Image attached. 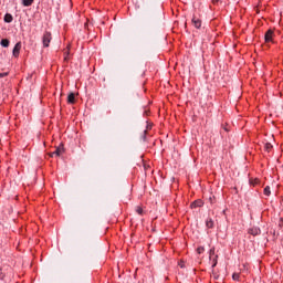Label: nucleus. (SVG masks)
I'll return each mask as SVG.
<instances>
[{
  "instance_id": "obj_1",
  "label": "nucleus",
  "mask_w": 283,
  "mask_h": 283,
  "mask_svg": "<svg viewBox=\"0 0 283 283\" xmlns=\"http://www.w3.org/2000/svg\"><path fill=\"white\" fill-rule=\"evenodd\" d=\"M51 41H52V33L45 31L42 38V43L44 48H50Z\"/></svg>"
},
{
  "instance_id": "obj_2",
  "label": "nucleus",
  "mask_w": 283,
  "mask_h": 283,
  "mask_svg": "<svg viewBox=\"0 0 283 283\" xmlns=\"http://www.w3.org/2000/svg\"><path fill=\"white\" fill-rule=\"evenodd\" d=\"M273 36H275L273 30H268L264 35L265 43H273Z\"/></svg>"
},
{
  "instance_id": "obj_3",
  "label": "nucleus",
  "mask_w": 283,
  "mask_h": 283,
  "mask_svg": "<svg viewBox=\"0 0 283 283\" xmlns=\"http://www.w3.org/2000/svg\"><path fill=\"white\" fill-rule=\"evenodd\" d=\"M63 147L59 146L57 148H55V150L53 153L50 154L51 158H54V156H61L63 154Z\"/></svg>"
},
{
  "instance_id": "obj_4",
  "label": "nucleus",
  "mask_w": 283,
  "mask_h": 283,
  "mask_svg": "<svg viewBox=\"0 0 283 283\" xmlns=\"http://www.w3.org/2000/svg\"><path fill=\"white\" fill-rule=\"evenodd\" d=\"M192 24L195 25V28H197V30H200V28L202 27V21H200V19L193 17Z\"/></svg>"
},
{
  "instance_id": "obj_5",
  "label": "nucleus",
  "mask_w": 283,
  "mask_h": 283,
  "mask_svg": "<svg viewBox=\"0 0 283 283\" xmlns=\"http://www.w3.org/2000/svg\"><path fill=\"white\" fill-rule=\"evenodd\" d=\"M21 52V42H18L13 48V56H19V53Z\"/></svg>"
},
{
  "instance_id": "obj_6",
  "label": "nucleus",
  "mask_w": 283,
  "mask_h": 283,
  "mask_svg": "<svg viewBox=\"0 0 283 283\" xmlns=\"http://www.w3.org/2000/svg\"><path fill=\"white\" fill-rule=\"evenodd\" d=\"M67 103L70 105H74V103H76V95L74 93H70L67 96Z\"/></svg>"
},
{
  "instance_id": "obj_7",
  "label": "nucleus",
  "mask_w": 283,
  "mask_h": 283,
  "mask_svg": "<svg viewBox=\"0 0 283 283\" xmlns=\"http://www.w3.org/2000/svg\"><path fill=\"white\" fill-rule=\"evenodd\" d=\"M14 21V18L10 13H6L4 15V23H12Z\"/></svg>"
},
{
  "instance_id": "obj_8",
  "label": "nucleus",
  "mask_w": 283,
  "mask_h": 283,
  "mask_svg": "<svg viewBox=\"0 0 283 283\" xmlns=\"http://www.w3.org/2000/svg\"><path fill=\"white\" fill-rule=\"evenodd\" d=\"M33 3L34 0H22V6H24V8H30Z\"/></svg>"
},
{
  "instance_id": "obj_9",
  "label": "nucleus",
  "mask_w": 283,
  "mask_h": 283,
  "mask_svg": "<svg viewBox=\"0 0 283 283\" xmlns=\"http://www.w3.org/2000/svg\"><path fill=\"white\" fill-rule=\"evenodd\" d=\"M0 44L2 45V48H10V40L2 39Z\"/></svg>"
},
{
  "instance_id": "obj_10",
  "label": "nucleus",
  "mask_w": 283,
  "mask_h": 283,
  "mask_svg": "<svg viewBox=\"0 0 283 283\" xmlns=\"http://www.w3.org/2000/svg\"><path fill=\"white\" fill-rule=\"evenodd\" d=\"M206 227L207 229H213V219H207Z\"/></svg>"
},
{
  "instance_id": "obj_11",
  "label": "nucleus",
  "mask_w": 283,
  "mask_h": 283,
  "mask_svg": "<svg viewBox=\"0 0 283 283\" xmlns=\"http://www.w3.org/2000/svg\"><path fill=\"white\" fill-rule=\"evenodd\" d=\"M264 196H271V187L266 186L263 190Z\"/></svg>"
},
{
  "instance_id": "obj_12",
  "label": "nucleus",
  "mask_w": 283,
  "mask_h": 283,
  "mask_svg": "<svg viewBox=\"0 0 283 283\" xmlns=\"http://www.w3.org/2000/svg\"><path fill=\"white\" fill-rule=\"evenodd\" d=\"M249 233H251V235H258V233H260V229L258 228L251 229Z\"/></svg>"
},
{
  "instance_id": "obj_13",
  "label": "nucleus",
  "mask_w": 283,
  "mask_h": 283,
  "mask_svg": "<svg viewBox=\"0 0 283 283\" xmlns=\"http://www.w3.org/2000/svg\"><path fill=\"white\" fill-rule=\"evenodd\" d=\"M64 61H70V50L64 52Z\"/></svg>"
},
{
  "instance_id": "obj_14",
  "label": "nucleus",
  "mask_w": 283,
  "mask_h": 283,
  "mask_svg": "<svg viewBox=\"0 0 283 283\" xmlns=\"http://www.w3.org/2000/svg\"><path fill=\"white\" fill-rule=\"evenodd\" d=\"M265 151H271V149H273V145H271V144H265Z\"/></svg>"
},
{
  "instance_id": "obj_15",
  "label": "nucleus",
  "mask_w": 283,
  "mask_h": 283,
  "mask_svg": "<svg viewBox=\"0 0 283 283\" xmlns=\"http://www.w3.org/2000/svg\"><path fill=\"white\" fill-rule=\"evenodd\" d=\"M191 207H202V201H195Z\"/></svg>"
},
{
  "instance_id": "obj_16",
  "label": "nucleus",
  "mask_w": 283,
  "mask_h": 283,
  "mask_svg": "<svg viewBox=\"0 0 283 283\" xmlns=\"http://www.w3.org/2000/svg\"><path fill=\"white\" fill-rule=\"evenodd\" d=\"M232 279L238 282L240 280V274L239 273H233Z\"/></svg>"
},
{
  "instance_id": "obj_17",
  "label": "nucleus",
  "mask_w": 283,
  "mask_h": 283,
  "mask_svg": "<svg viewBox=\"0 0 283 283\" xmlns=\"http://www.w3.org/2000/svg\"><path fill=\"white\" fill-rule=\"evenodd\" d=\"M136 213H138V216H143V208H140L139 206L136 208Z\"/></svg>"
},
{
  "instance_id": "obj_18",
  "label": "nucleus",
  "mask_w": 283,
  "mask_h": 283,
  "mask_svg": "<svg viewBox=\"0 0 283 283\" xmlns=\"http://www.w3.org/2000/svg\"><path fill=\"white\" fill-rule=\"evenodd\" d=\"M197 253H199V254L205 253V248L203 247H199L197 249Z\"/></svg>"
},
{
  "instance_id": "obj_19",
  "label": "nucleus",
  "mask_w": 283,
  "mask_h": 283,
  "mask_svg": "<svg viewBox=\"0 0 283 283\" xmlns=\"http://www.w3.org/2000/svg\"><path fill=\"white\" fill-rule=\"evenodd\" d=\"M212 255H216V249H210V258L212 256Z\"/></svg>"
},
{
  "instance_id": "obj_20",
  "label": "nucleus",
  "mask_w": 283,
  "mask_h": 283,
  "mask_svg": "<svg viewBox=\"0 0 283 283\" xmlns=\"http://www.w3.org/2000/svg\"><path fill=\"white\" fill-rule=\"evenodd\" d=\"M8 76V73H0V78Z\"/></svg>"
},
{
  "instance_id": "obj_21",
  "label": "nucleus",
  "mask_w": 283,
  "mask_h": 283,
  "mask_svg": "<svg viewBox=\"0 0 283 283\" xmlns=\"http://www.w3.org/2000/svg\"><path fill=\"white\" fill-rule=\"evenodd\" d=\"M3 277H6V275H3V272L0 270V280H3Z\"/></svg>"
},
{
  "instance_id": "obj_22",
  "label": "nucleus",
  "mask_w": 283,
  "mask_h": 283,
  "mask_svg": "<svg viewBox=\"0 0 283 283\" xmlns=\"http://www.w3.org/2000/svg\"><path fill=\"white\" fill-rule=\"evenodd\" d=\"M218 1H220V0H212V3H218Z\"/></svg>"
}]
</instances>
